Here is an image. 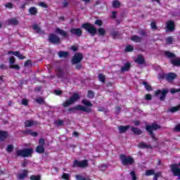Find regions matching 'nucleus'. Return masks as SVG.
Masks as SVG:
<instances>
[{"label":"nucleus","instance_id":"13d9d810","mask_svg":"<svg viewBox=\"0 0 180 180\" xmlns=\"http://www.w3.org/2000/svg\"><path fill=\"white\" fill-rule=\"evenodd\" d=\"M75 178H76V179H79V180H85L86 179L85 177H84L83 176H81L79 174H77L75 176Z\"/></svg>","mask_w":180,"mask_h":180},{"label":"nucleus","instance_id":"864d4df0","mask_svg":"<svg viewBox=\"0 0 180 180\" xmlns=\"http://www.w3.org/2000/svg\"><path fill=\"white\" fill-rule=\"evenodd\" d=\"M177 92H180V88L179 89H171L170 93L171 94H176Z\"/></svg>","mask_w":180,"mask_h":180},{"label":"nucleus","instance_id":"4d7b16f0","mask_svg":"<svg viewBox=\"0 0 180 180\" xmlns=\"http://www.w3.org/2000/svg\"><path fill=\"white\" fill-rule=\"evenodd\" d=\"M29 65H32V60H27L25 62L24 66L25 67H29Z\"/></svg>","mask_w":180,"mask_h":180},{"label":"nucleus","instance_id":"f8f14e48","mask_svg":"<svg viewBox=\"0 0 180 180\" xmlns=\"http://www.w3.org/2000/svg\"><path fill=\"white\" fill-rule=\"evenodd\" d=\"M70 33L77 37H81V36H82V30H81V28H72Z\"/></svg>","mask_w":180,"mask_h":180},{"label":"nucleus","instance_id":"c85d7f7f","mask_svg":"<svg viewBox=\"0 0 180 180\" xmlns=\"http://www.w3.org/2000/svg\"><path fill=\"white\" fill-rule=\"evenodd\" d=\"M180 110V105H177L175 107H172L168 109V112H170L171 113H175V112H178Z\"/></svg>","mask_w":180,"mask_h":180},{"label":"nucleus","instance_id":"58836bf2","mask_svg":"<svg viewBox=\"0 0 180 180\" xmlns=\"http://www.w3.org/2000/svg\"><path fill=\"white\" fill-rule=\"evenodd\" d=\"M174 41V37H169L166 38V44H171Z\"/></svg>","mask_w":180,"mask_h":180},{"label":"nucleus","instance_id":"ea45409f","mask_svg":"<svg viewBox=\"0 0 180 180\" xmlns=\"http://www.w3.org/2000/svg\"><path fill=\"white\" fill-rule=\"evenodd\" d=\"M56 126H64V121L63 120H58V121L55 122Z\"/></svg>","mask_w":180,"mask_h":180},{"label":"nucleus","instance_id":"c03bdc74","mask_svg":"<svg viewBox=\"0 0 180 180\" xmlns=\"http://www.w3.org/2000/svg\"><path fill=\"white\" fill-rule=\"evenodd\" d=\"M98 32L100 36H105V33H106V32L105 31V29L103 28L98 29Z\"/></svg>","mask_w":180,"mask_h":180},{"label":"nucleus","instance_id":"49530a36","mask_svg":"<svg viewBox=\"0 0 180 180\" xmlns=\"http://www.w3.org/2000/svg\"><path fill=\"white\" fill-rule=\"evenodd\" d=\"M13 151V145H8L6 148L7 153H12Z\"/></svg>","mask_w":180,"mask_h":180},{"label":"nucleus","instance_id":"4c0bfd02","mask_svg":"<svg viewBox=\"0 0 180 180\" xmlns=\"http://www.w3.org/2000/svg\"><path fill=\"white\" fill-rule=\"evenodd\" d=\"M154 174H155L154 169H149L146 171L145 175L146 176H150V175H154Z\"/></svg>","mask_w":180,"mask_h":180},{"label":"nucleus","instance_id":"393cba45","mask_svg":"<svg viewBox=\"0 0 180 180\" xmlns=\"http://www.w3.org/2000/svg\"><path fill=\"white\" fill-rule=\"evenodd\" d=\"M131 41H134V43H141L143 38L141 37H139L137 35H134L131 37Z\"/></svg>","mask_w":180,"mask_h":180},{"label":"nucleus","instance_id":"6ab92c4d","mask_svg":"<svg viewBox=\"0 0 180 180\" xmlns=\"http://www.w3.org/2000/svg\"><path fill=\"white\" fill-rule=\"evenodd\" d=\"M170 63L172 65H174V67H180V58H176V56L171 59Z\"/></svg>","mask_w":180,"mask_h":180},{"label":"nucleus","instance_id":"39448f33","mask_svg":"<svg viewBox=\"0 0 180 180\" xmlns=\"http://www.w3.org/2000/svg\"><path fill=\"white\" fill-rule=\"evenodd\" d=\"M82 28L85 29V30H86V32L91 34V36H94L97 32L96 28L89 22L82 25Z\"/></svg>","mask_w":180,"mask_h":180},{"label":"nucleus","instance_id":"9b49d317","mask_svg":"<svg viewBox=\"0 0 180 180\" xmlns=\"http://www.w3.org/2000/svg\"><path fill=\"white\" fill-rule=\"evenodd\" d=\"M83 56L82 53H75L72 59V64H78L82 61Z\"/></svg>","mask_w":180,"mask_h":180},{"label":"nucleus","instance_id":"6e6d98bb","mask_svg":"<svg viewBox=\"0 0 180 180\" xmlns=\"http://www.w3.org/2000/svg\"><path fill=\"white\" fill-rule=\"evenodd\" d=\"M10 65H13L15 64V57L12 56L9 58Z\"/></svg>","mask_w":180,"mask_h":180},{"label":"nucleus","instance_id":"72a5a7b5","mask_svg":"<svg viewBox=\"0 0 180 180\" xmlns=\"http://www.w3.org/2000/svg\"><path fill=\"white\" fill-rule=\"evenodd\" d=\"M165 56L168 57V58H175L176 56H175V53H171L169 51L165 52Z\"/></svg>","mask_w":180,"mask_h":180},{"label":"nucleus","instance_id":"aec40b11","mask_svg":"<svg viewBox=\"0 0 180 180\" xmlns=\"http://www.w3.org/2000/svg\"><path fill=\"white\" fill-rule=\"evenodd\" d=\"M22 134L32 136V137H36L37 136V132H33L32 129H25L22 131Z\"/></svg>","mask_w":180,"mask_h":180},{"label":"nucleus","instance_id":"7c9ffc66","mask_svg":"<svg viewBox=\"0 0 180 180\" xmlns=\"http://www.w3.org/2000/svg\"><path fill=\"white\" fill-rule=\"evenodd\" d=\"M129 70H130V63H127L121 68L122 72H126V71H129Z\"/></svg>","mask_w":180,"mask_h":180},{"label":"nucleus","instance_id":"5701e85b","mask_svg":"<svg viewBox=\"0 0 180 180\" xmlns=\"http://www.w3.org/2000/svg\"><path fill=\"white\" fill-rule=\"evenodd\" d=\"M131 130L134 134H136V136H140V134H143V131L139 128L131 127Z\"/></svg>","mask_w":180,"mask_h":180},{"label":"nucleus","instance_id":"a878e982","mask_svg":"<svg viewBox=\"0 0 180 180\" xmlns=\"http://www.w3.org/2000/svg\"><path fill=\"white\" fill-rule=\"evenodd\" d=\"M8 137V132L0 131V142L4 141Z\"/></svg>","mask_w":180,"mask_h":180},{"label":"nucleus","instance_id":"0e129e2a","mask_svg":"<svg viewBox=\"0 0 180 180\" xmlns=\"http://www.w3.org/2000/svg\"><path fill=\"white\" fill-rule=\"evenodd\" d=\"M54 92H55V94L57 95L58 96H60V95L63 94V91L60 90H55Z\"/></svg>","mask_w":180,"mask_h":180},{"label":"nucleus","instance_id":"603ef678","mask_svg":"<svg viewBox=\"0 0 180 180\" xmlns=\"http://www.w3.org/2000/svg\"><path fill=\"white\" fill-rule=\"evenodd\" d=\"M36 102L41 105V103H44V100L42 98L39 97L38 98L36 99Z\"/></svg>","mask_w":180,"mask_h":180},{"label":"nucleus","instance_id":"a18cd8bd","mask_svg":"<svg viewBox=\"0 0 180 180\" xmlns=\"http://www.w3.org/2000/svg\"><path fill=\"white\" fill-rule=\"evenodd\" d=\"M130 175L132 178L131 180H137V176L136 175V172L134 171H131L130 172Z\"/></svg>","mask_w":180,"mask_h":180},{"label":"nucleus","instance_id":"69168bd1","mask_svg":"<svg viewBox=\"0 0 180 180\" xmlns=\"http://www.w3.org/2000/svg\"><path fill=\"white\" fill-rule=\"evenodd\" d=\"M39 6H41V8H47V4H46V3L44 2H40L39 3Z\"/></svg>","mask_w":180,"mask_h":180},{"label":"nucleus","instance_id":"c9c22d12","mask_svg":"<svg viewBox=\"0 0 180 180\" xmlns=\"http://www.w3.org/2000/svg\"><path fill=\"white\" fill-rule=\"evenodd\" d=\"M68 56V52L65 51H60L58 52V56L60 58H63V57H67Z\"/></svg>","mask_w":180,"mask_h":180},{"label":"nucleus","instance_id":"79ce46f5","mask_svg":"<svg viewBox=\"0 0 180 180\" xmlns=\"http://www.w3.org/2000/svg\"><path fill=\"white\" fill-rule=\"evenodd\" d=\"M119 6H120V3L119 1L117 0H115L113 2H112V7L113 8H119Z\"/></svg>","mask_w":180,"mask_h":180},{"label":"nucleus","instance_id":"a19ab883","mask_svg":"<svg viewBox=\"0 0 180 180\" xmlns=\"http://www.w3.org/2000/svg\"><path fill=\"white\" fill-rule=\"evenodd\" d=\"M95 96V94L94 91L89 90L88 91V94H87V98H89L90 99H92Z\"/></svg>","mask_w":180,"mask_h":180},{"label":"nucleus","instance_id":"8fccbe9b","mask_svg":"<svg viewBox=\"0 0 180 180\" xmlns=\"http://www.w3.org/2000/svg\"><path fill=\"white\" fill-rule=\"evenodd\" d=\"M63 179L69 180L70 179V174L64 173L62 175Z\"/></svg>","mask_w":180,"mask_h":180},{"label":"nucleus","instance_id":"f704fd0d","mask_svg":"<svg viewBox=\"0 0 180 180\" xmlns=\"http://www.w3.org/2000/svg\"><path fill=\"white\" fill-rule=\"evenodd\" d=\"M143 85H144L146 91H153V88H151V86L147 82H143Z\"/></svg>","mask_w":180,"mask_h":180},{"label":"nucleus","instance_id":"de8ad7c7","mask_svg":"<svg viewBox=\"0 0 180 180\" xmlns=\"http://www.w3.org/2000/svg\"><path fill=\"white\" fill-rule=\"evenodd\" d=\"M133 50H134V48H133V46L131 45H127L125 49V51H128V52L133 51Z\"/></svg>","mask_w":180,"mask_h":180},{"label":"nucleus","instance_id":"bb28decb","mask_svg":"<svg viewBox=\"0 0 180 180\" xmlns=\"http://www.w3.org/2000/svg\"><path fill=\"white\" fill-rule=\"evenodd\" d=\"M27 176V170H23L22 173L18 174V179H25V177Z\"/></svg>","mask_w":180,"mask_h":180},{"label":"nucleus","instance_id":"e2e57ef3","mask_svg":"<svg viewBox=\"0 0 180 180\" xmlns=\"http://www.w3.org/2000/svg\"><path fill=\"white\" fill-rule=\"evenodd\" d=\"M95 25L98 26H102V21L101 20H97L95 21Z\"/></svg>","mask_w":180,"mask_h":180},{"label":"nucleus","instance_id":"09e8293b","mask_svg":"<svg viewBox=\"0 0 180 180\" xmlns=\"http://www.w3.org/2000/svg\"><path fill=\"white\" fill-rule=\"evenodd\" d=\"M28 103H29V101H27V99L22 98L21 105H23L24 106H27Z\"/></svg>","mask_w":180,"mask_h":180},{"label":"nucleus","instance_id":"f3484780","mask_svg":"<svg viewBox=\"0 0 180 180\" xmlns=\"http://www.w3.org/2000/svg\"><path fill=\"white\" fill-rule=\"evenodd\" d=\"M8 54H13V56H15V57H18L20 60H25L26 57H25L19 51H10L8 52Z\"/></svg>","mask_w":180,"mask_h":180},{"label":"nucleus","instance_id":"e433bc0d","mask_svg":"<svg viewBox=\"0 0 180 180\" xmlns=\"http://www.w3.org/2000/svg\"><path fill=\"white\" fill-rule=\"evenodd\" d=\"M33 29L37 32V33H43V31H41V29H40V27L37 25H34Z\"/></svg>","mask_w":180,"mask_h":180},{"label":"nucleus","instance_id":"2f4dec72","mask_svg":"<svg viewBox=\"0 0 180 180\" xmlns=\"http://www.w3.org/2000/svg\"><path fill=\"white\" fill-rule=\"evenodd\" d=\"M82 103H84V106H87V108H92V103L86 99L82 100Z\"/></svg>","mask_w":180,"mask_h":180},{"label":"nucleus","instance_id":"20e7f679","mask_svg":"<svg viewBox=\"0 0 180 180\" xmlns=\"http://www.w3.org/2000/svg\"><path fill=\"white\" fill-rule=\"evenodd\" d=\"M78 99H79V95H78V94H75L72 95V96H70L68 101H66L63 103V106L64 108H68V106H71V105H74V103H75V102H77Z\"/></svg>","mask_w":180,"mask_h":180},{"label":"nucleus","instance_id":"774afa93","mask_svg":"<svg viewBox=\"0 0 180 180\" xmlns=\"http://www.w3.org/2000/svg\"><path fill=\"white\" fill-rule=\"evenodd\" d=\"M150 26L151 29H157V25L154 22H151Z\"/></svg>","mask_w":180,"mask_h":180},{"label":"nucleus","instance_id":"423d86ee","mask_svg":"<svg viewBox=\"0 0 180 180\" xmlns=\"http://www.w3.org/2000/svg\"><path fill=\"white\" fill-rule=\"evenodd\" d=\"M74 110H81L82 112H85L86 113H91V112H92V108H85L84 105H78L68 109L69 112H74Z\"/></svg>","mask_w":180,"mask_h":180},{"label":"nucleus","instance_id":"0eeeda50","mask_svg":"<svg viewBox=\"0 0 180 180\" xmlns=\"http://www.w3.org/2000/svg\"><path fill=\"white\" fill-rule=\"evenodd\" d=\"M72 167V168H86V167H88V160H83L79 161L78 160H75L73 162Z\"/></svg>","mask_w":180,"mask_h":180},{"label":"nucleus","instance_id":"cd10ccee","mask_svg":"<svg viewBox=\"0 0 180 180\" xmlns=\"http://www.w3.org/2000/svg\"><path fill=\"white\" fill-rule=\"evenodd\" d=\"M35 151L39 154H43L44 153V147L43 146V145H39L36 148Z\"/></svg>","mask_w":180,"mask_h":180},{"label":"nucleus","instance_id":"4be33fe9","mask_svg":"<svg viewBox=\"0 0 180 180\" xmlns=\"http://www.w3.org/2000/svg\"><path fill=\"white\" fill-rule=\"evenodd\" d=\"M129 129H130V125H127V126L121 125V126L118 127V130L120 134L126 133V131H127V130H129Z\"/></svg>","mask_w":180,"mask_h":180},{"label":"nucleus","instance_id":"6e6552de","mask_svg":"<svg viewBox=\"0 0 180 180\" xmlns=\"http://www.w3.org/2000/svg\"><path fill=\"white\" fill-rule=\"evenodd\" d=\"M168 92H169V91L168 89H162V90L156 91L155 96H158V95H160V94L161 95L159 97V99L161 101H165V98H166L167 95L168 94Z\"/></svg>","mask_w":180,"mask_h":180},{"label":"nucleus","instance_id":"f03ea898","mask_svg":"<svg viewBox=\"0 0 180 180\" xmlns=\"http://www.w3.org/2000/svg\"><path fill=\"white\" fill-rule=\"evenodd\" d=\"M120 159L121 160V162L122 165H133L134 164V158L131 156H127L126 155H120Z\"/></svg>","mask_w":180,"mask_h":180},{"label":"nucleus","instance_id":"c756f323","mask_svg":"<svg viewBox=\"0 0 180 180\" xmlns=\"http://www.w3.org/2000/svg\"><path fill=\"white\" fill-rule=\"evenodd\" d=\"M37 8L36 7H31L29 8V13L33 16H34V15H37Z\"/></svg>","mask_w":180,"mask_h":180},{"label":"nucleus","instance_id":"5fc2aeb1","mask_svg":"<svg viewBox=\"0 0 180 180\" xmlns=\"http://www.w3.org/2000/svg\"><path fill=\"white\" fill-rule=\"evenodd\" d=\"M10 68L14 69V70H20V67L19 65H10Z\"/></svg>","mask_w":180,"mask_h":180},{"label":"nucleus","instance_id":"ddd939ff","mask_svg":"<svg viewBox=\"0 0 180 180\" xmlns=\"http://www.w3.org/2000/svg\"><path fill=\"white\" fill-rule=\"evenodd\" d=\"M56 75L58 78H62L63 79H67V75L64 73L63 69L58 68L56 70Z\"/></svg>","mask_w":180,"mask_h":180},{"label":"nucleus","instance_id":"4468645a","mask_svg":"<svg viewBox=\"0 0 180 180\" xmlns=\"http://www.w3.org/2000/svg\"><path fill=\"white\" fill-rule=\"evenodd\" d=\"M176 77H178L176 74L173 72H169L166 74V81H167V82H172V81H174V79H175Z\"/></svg>","mask_w":180,"mask_h":180},{"label":"nucleus","instance_id":"680f3d73","mask_svg":"<svg viewBox=\"0 0 180 180\" xmlns=\"http://www.w3.org/2000/svg\"><path fill=\"white\" fill-rule=\"evenodd\" d=\"M44 144H46V141H44V139H39V146H42L43 147Z\"/></svg>","mask_w":180,"mask_h":180},{"label":"nucleus","instance_id":"338daca9","mask_svg":"<svg viewBox=\"0 0 180 180\" xmlns=\"http://www.w3.org/2000/svg\"><path fill=\"white\" fill-rule=\"evenodd\" d=\"M174 131H180V124L175 126Z\"/></svg>","mask_w":180,"mask_h":180},{"label":"nucleus","instance_id":"7ed1b4c3","mask_svg":"<svg viewBox=\"0 0 180 180\" xmlns=\"http://www.w3.org/2000/svg\"><path fill=\"white\" fill-rule=\"evenodd\" d=\"M33 155V149L32 148H24L16 151V155L18 157H32Z\"/></svg>","mask_w":180,"mask_h":180},{"label":"nucleus","instance_id":"9d476101","mask_svg":"<svg viewBox=\"0 0 180 180\" xmlns=\"http://www.w3.org/2000/svg\"><path fill=\"white\" fill-rule=\"evenodd\" d=\"M49 41L52 44H60L61 39L58 37V36L54 34H50L49 36Z\"/></svg>","mask_w":180,"mask_h":180},{"label":"nucleus","instance_id":"f257e3e1","mask_svg":"<svg viewBox=\"0 0 180 180\" xmlns=\"http://www.w3.org/2000/svg\"><path fill=\"white\" fill-rule=\"evenodd\" d=\"M146 129L149 133L150 137L154 140V141H157L158 140V138L155 136V134H154V132H153V130H158L161 129V126L158 125L157 123L154 122L150 125H146Z\"/></svg>","mask_w":180,"mask_h":180},{"label":"nucleus","instance_id":"2eb2a0df","mask_svg":"<svg viewBox=\"0 0 180 180\" xmlns=\"http://www.w3.org/2000/svg\"><path fill=\"white\" fill-rule=\"evenodd\" d=\"M55 32L57 33V34H60L64 39H67V37H68V32L64 31L63 30H62L60 28L56 27Z\"/></svg>","mask_w":180,"mask_h":180},{"label":"nucleus","instance_id":"37998d69","mask_svg":"<svg viewBox=\"0 0 180 180\" xmlns=\"http://www.w3.org/2000/svg\"><path fill=\"white\" fill-rule=\"evenodd\" d=\"M30 179L31 180H41V177L40 176H34V175H32L30 177Z\"/></svg>","mask_w":180,"mask_h":180},{"label":"nucleus","instance_id":"412c9836","mask_svg":"<svg viewBox=\"0 0 180 180\" xmlns=\"http://www.w3.org/2000/svg\"><path fill=\"white\" fill-rule=\"evenodd\" d=\"M135 63L139 64L140 65H143V64L146 63V60H144V56H143L142 55H139L137 58L135 60Z\"/></svg>","mask_w":180,"mask_h":180},{"label":"nucleus","instance_id":"1a4fd4ad","mask_svg":"<svg viewBox=\"0 0 180 180\" xmlns=\"http://www.w3.org/2000/svg\"><path fill=\"white\" fill-rule=\"evenodd\" d=\"M165 29H166L167 33H168V32H175V22H174V20H168L166 22Z\"/></svg>","mask_w":180,"mask_h":180},{"label":"nucleus","instance_id":"b1692460","mask_svg":"<svg viewBox=\"0 0 180 180\" xmlns=\"http://www.w3.org/2000/svg\"><path fill=\"white\" fill-rule=\"evenodd\" d=\"M139 148H149V149H153V146L151 145L147 144L144 142H141L138 145Z\"/></svg>","mask_w":180,"mask_h":180},{"label":"nucleus","instance_id":"a211bd4d","mask_svg":"<svg viewBox=\"0 0 180 180\" xmlns=\"http://www.w3.org/2000/svg\"><path fill=\"white\" fill-rule=\"evenodd\" d=\"M7 23L9 25L18 26V25H19V20H18L16 18H11L7 20Z\"/></svg>","mask_w":180,"mask_h":180},{"label":"nucleus","instance_id":"052dcab7","mask_svg":"<svg viewBox=\"0 0 180 180\" xmlns=\"http://www.w3.org/2000/svg\"><path fill=\"white\" fill-rule=\"evenodd\" d=\"M153 175H155L153 178H155L156 180H158V177L161 176V172L154 173Z\"/></svg>","mask_w":180,"mask_h":180},{"label":"nucleus","instance_id":"3c124183","mask_svg":"<svg viewBox=\"0 0 180 180\" xmlns=\"http://www.w3.org/2000/svg\"><path fill=\"white\" fill-rule=\"evenodd\" d=\"M166 76H167V74H165V73H160L158 75V78L160 79H166Z\"/></svg>","mask_w":180,"mask_h":180},{"label":"nucleus","instance_id":"bf43d9fd","mask_svg":"<svg viewBox=\"0 0 180 180\" xmlns=\"http://www.w3.org/2000/svg\"><path fill=\"white\" fill-rule=\"evenodd\" d=\"M5 6L8 8L9 9H12L13 8V4L12 3H7Z\"/></svg>","mask_w":180,"mask_h":180},{"label":"nucleus","instance_id":"dca6fc26","mask_svg":"<svg viewBox=\"0 0 180 180\" xmlns=\"http://www.w3.org/2000/svg\"><path fill=\"white\" fill-rule=\"evenodd\" d=\"M39 124V122L34 120H27L25 122V127H32V126H37Z\"/></svg>","mask_w":180,"mask_h":180},{"label":"nucleus","instance_id":"473e14b6","mask_svg":"<svg viewBox=\"0 0 180 180\" xmlns=\"http://www.w3.org/2000/svg\"><path fill=\"white\" fill-rule=\"evenodd\" d=\"M98 79L101 82H102L103 84H105L106 81V77L103 74H98Z\"/></svg>","mask_w":180,"mask_h":180}]
</instances>
